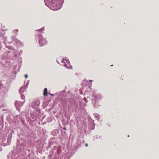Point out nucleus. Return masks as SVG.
I'll return each mask as SVG.
<instances>
[{
    "mask_svg": "<svg viewBox=\"0 0 159 159\" xmlns=\"http://www.w3.org/2000/svg\"><path fill=\"white\" fill-rule=\"evenodd\" d=\"M63 129L64 130H66V128H64Z\"/></svg>",
    "mask_w": 159,
    "mask_h": 159,
    "instance_id": "nucleus-12",
    "label": "nucleus"
},
{
    "mask_svg": "<svg viewBox=\"0 0 159 159\" xmlns=\"http://www.w3.org/2000/svg\"><path fill=\"white\" fill-rule=\"evenodd\" d=\"M21 91H22V90H21V89H20V93L21 94L22 93H21Z\"/></svg>",
    "mask_w": 159,
    "mask_h": 159,
    "instance_id": "nucleus-8",
    "label": "nucleus"
},
{
    "mask_svg": "<svg viewBox=\"0 0 159 159\" xmlns=\"http://www.w3.org/2000/svg\"><path fill=\"white\" fill-rule=\"evenodd\" d=\"M48 93L47 92V88H45L44 90V96H47Z\"/></svg>",
    "mask_w": 159,
    "mask_h": 159,
    "instance_id": "nucleus-3",
    "label": "nucleus"
},
{
    "mask_svg": "<svg viewBox=\"0 0 159 159\" xmlns=\"http://www.w3.org/2000/svg\"><path fill=\"white\" fill-rule=\"evenodd\" d=\"M24 77H25V78H28V75L27 74H26L25 75H24Z\"/></svg>",
    "mask_w": 159,
    "mask_h": 159,
    "instance_id": "nucleus-7",
    "label": "nucleus"
},
{
    "mask_svg": "<svg viewBox=\"0 0 159 159\" xmlns=\"http://www.w3.org/2000/svg\"><path fill=\"white\" fill-rule=\"evenodd\" d=\"M85 146H86V147H87V146H88V144H87V143H86V144H85Z\"/></svg>",
    "mask_w": 159,
    "mask_h": 159,
    "instance_id": "nucleus-11",
    "label": "nucleus"
},
{
    "mask_svg": "<svg viewBox=\"0 0 159 159\" xmlns=\"http://www.w3.org/2000/svg\"><path fill=\"white\" fill-rule=\"evenodd\" d=\"M84 100L85 101H86V100L85 99V98H84Z\"/></svg>",
    "mask_w": 159,
    "mask_h": 159,
    "instance_id": "nucleus-14",
    "label": "nucleus"
},
{
    "mask_svg": "<svg viewBox=\"0 0 159 159\" xmlns=\"http://www.w3.org/2000/svg\"><path fill=\"white\" fill-rule=\"evenodd\" d=\"M18 31V30L17 29H15L13 31V32L14 33H17Z\"/></svg>",
    "mask_w": 159,
    "mask_h": 159,
    "instance_id": "nucleus-5",
    "label": "nucleus"
},
{
    "mask_svg": "<svg viewBox=\"0 0 159 159\" xmlns=\"http://www.w3.org/2000/svg\"><path fill=\"white\" fill-rule=\"evenodd\" d=\"M39 41V44H41V46L44 45L47 43V42L45 39L42 38V36H40Z\"/></svg>",
    "mask_w": 159,
    "mask_h": 159,
    "instance_id": "nucleus-1",
    "label": "nucleus"
},
{
    "mask_svg": "<svg viewBox=\"0 0 159 159\" xmlns=\"http://www.w3.org/2000/svg\"><path fill=\"white\" fill-rule=\"evenodd\" d=\"M89 82H92L93 81H92V80H89Z\"/></svg>",
    "mask_w": 159,
    "mask_h": 159,
    "instance_id": "nucleus-10",
    "label": "nucleus"
},
{
    "mask_svg": "<svg viewBox=\"0 0 159 159\" xmlns=\"http://www.w3.org/2000/svg\"><path fill=\"white\" fill-rule=\"evenodd\" d=\"M25 96H24L23 95H22V96H21V98L23 99V100H24L25 99Z\"/></svg>",
    "mask_w": 159,
    "mask_h": 159,
    "instance_id": "nucleus-6",
    "label": "nucleus"
},
{
    "mask_svg": "<svg viewBox=\"0 0 159 159\" xmlns=\"http://www.w3.org/2000/svg\"><path fill=\"white\" fill-rule=\"evenodd\" d=\"M49 94L50 95H51L52 96H54V95L53 94Z\"/></svg>",
    "mask_w": 159,
    "mask_h": 159,
    "instance_id": "nucleus-9",
    "label": "nucleus"
},
{
    "mask_svg": "<svg viewBox=\"0 0 159 159\" xmlns=\"http://www.w3.org/2000/svg\"><path fill=\"white\" fill-rule=\"evenodd\" d=\"M40 104V102L39 100L36 101L33 103L32 106L34 109L37 108Z\"/></svg>",
    "mask_w": 159,
    "mask_h": 159,
    "instance_id": "nucleus-2",
    "label": "nucleus"
},
{
    "mask_svg": "<svg viewBox=\"0 0 159 159\" xmlns=\"http://www.w3.org/2000/svg\"><path fill=\"white\" fill-rule=\"evenodd\" d=\"M44 28L43 27V28H41L40 29H39V30H36L37 31H39L41 32L43 30H44Z\"/></svg>",
    "mask_w": 159,
    "mask_h": 159,
    "instance_id": "nucleus-4",
    "label": "nucleus"
},
{
    "mask_svg": "<svg viewBox=\"0 0 159 159\" xmlns=\"http://www.w3.org/2000/svg\"><path fill=\"white\" fill-rule=\"evenodd\" d=\"M16 102H15V105H16Z\"/></svg>",
    "mask_w": 159,
    "mask_h": 159,
    "instance_id": "nucleus-13",
    "label": "nucleus"
}]
</instances>
